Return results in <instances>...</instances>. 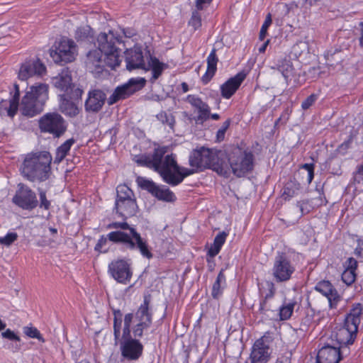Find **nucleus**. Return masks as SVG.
<instances>
[{
  "label": "nucleus",
  "instance_id": "nucleus-29",
  "mask_svg": "<svg viewBox=\"0 0 363 363\" xmlns=\"http://www.w3.org/2000/svg\"><path fill=\"white\" fill-rule=\"evenodd\" d=\"M52 83L56 88L64 91V94H68L72 86L70 71L68 69H63L58 76L53 79Z\"/></svg>",
  "mask_w": 363,
  "mask_h": 363
},
{
  "label": "nucleus",
  "instance_id": "nucleus-22",
  "mask_svg": "<svg viewBox=\"0 0 363 363\" xmlns=\"http://www.w3.org/2000/svg\"><path fill=\"white\" fill-rule=\"evenodd\" d=\"M106 99V94L100 89H93L89 91L84 107L88 112L97 113L103 107Z\"/></svg>",
  "mask_w": 363,
  "mask_h": 363
},
{
  "label": "nucleus",
  "instance_id": "nucleus-2",
  "mask_svg": "<svg viewBox=\"0 0 363 363\" xmlns=\"http://www.w3.org/2000/svg\"><path fill=\"white\" fill-rule=\"evenodd\" d=\"M108 229H121L109 233L108 240L119 243L130 250H138L143 257L150 259L153 257L147 241L143 238L136 229L126 222H113L107 225Z\"/></svg>",
  "mask_w": 363,
  "mask_h": 363
},
{
  "label": "nucleus",
  "instance_id": "nucleus-4",
  "mask_svg": "<svg viewBox=\"0 0 363 363\" xmlns=\"http://www.w3.org/2000/svg\"><path fill=\"white\" fill-rule=\"evenodd\" d=\"M362 314V306L360 303L352 306L350 312L347 314L344 325L336 328L332 333L331 342L341 350H349L348 346L354 343L357 337L358 327Z\"/></svg>",
  "mask_w": 363,
  "mask_h": 363
},
{
  "label": "nucleus",
  "instance_id": "nucleus-45",
  "mask_svg": "<svg viewBox=\"0 0 363 363\" xmlns=\"http://www.w3.org/2000/svg\"><path fill=\"white\" fill-rule=\"evenodd\" d=\"M18 235L15 232L8 233L5 236L0 237V245L9 247L17 240Z\"/></svg>",
  "mask_w": 363,
  "mask_h": 363
},
{
  "label": "nucleus",
  "instance_id": "nucleus-40",
  "mask_svg": "<svg viewBox=\"0 0 363 363\" xmlns=\"http://www.w3.org/2000/svg\"><path fill=\"white\" fill-rule=\"evenodd\" d=\"M278 70L282 74L283 77L288 82L291 77L294 75V69L290 60H284L277 65Z\"/></svg>",
  "mask_w": 363,
  "mask_h": 363
},
{
  "label": "nucleus",
  "instance_id": "nucleus-20",
  "mask_svg": "<svg viewBox=\"0 0 363 363\" xmlns=\"http://www.w3.org/2000/svg\"><path fill=\"white\" fill-rule=\"evenodd\" d=\"M259 296L262 299L259 303V312L262 314H267L270 311L267 306V301L272 298L276 292L274 284L270 281H264L257 284Z\"/></svg>",
  "mask_w": 363,
  "mask_h": 363
},
{
  "label": "nucleus",
  "instance_id": "nucleus-58",
  "mask_svg": "<svg viewBox=\"0 0 363 363\" xmlns=\"http://www.w3.org/2000/svg\"><path fill=\"white\" fill-rule=\"evenodd\" d=\"M107 240H108V237H105L104 235L101 236L95 246V250L101 251L103 246L106 244Z\"/></svg>",
  "mask_w": 363,
  "mask_h": 363
},
{
  "label": "nucleus",
  "instance_id": "nucleus-39",
  "mask_svg": "<svg viewBox=\"0 0 363 363\" xmlns=\"http://www.w3.org/2000/svg\"><path fill=\"white\" fill-rule=\"evenodd\" d=\"M301 189V184L298 182L290 180L285 184L282 196L285 199H289L297 195Z\"/></svg>",
  "mask_w": 363,
  "mask_h": 363
},
{
  "label": "nucleus",
  "instance_id": "nucleus-19",
  "mask_svg": "<svg viewBox=\"0 0 363 363\" xmlns=\"http://www.w3.org/2000/svg\"><path fill=\"white\" fill-rule=\"evenodd\" d=\"M267 339L264 336L255 342L250 353L251 363L268 362L271 350L269 344L267 342Z\"/></svg>",
  "mask_w": 363,
  "mask_h": 363
},
{
  "label": "nucleus",
  "instance_id": "nucleus-10",
  "mask_svg": "<svg viewBox=\"0 0 363 363\" xmlns=\"http://www.w3.org/2000/svg\"><path fill=\"white\" fill-rule=\"evenodd\" d=\"M296 271V267L285 252H278L274 258L272 274L277 283L289 281Z\"/></svg>",
  "mask_w": 363,
  "mask_h": 363
},
{
  "label": "nucleus",
  "instance_id": "nucleus-5",
  "mask_svg": "<svg viewBox=\"0 0 363 363\" xmlns=\"http://www.w3.org/2000/svg\"><path fill=\"white\" fill-rule=\"evenodd\" d=\"M224 155L220 150L201 147L191 153L189 165L196 169L211 168L218 174L228 177L230 175V168L223 159Z\"/></svg>",
  "mask_w": 363,
  "mask_h": 363
},
{
  "label": "nucleus",
  "instance_id": "nucleus-7",
  "mask_svg": "<svg viewBox=\"0 0 363 363\" xmlns=\"http://www.w3.org/2000/svg\"><path fill=\"white\" fill-rule=\"evenodd\" d=\"M48 85L36 84L30 87L21 100L20 111L23 116L33 117L41 113L48 99Z\"/></svg>",
  "mask_w": 363,
  "mask_h": 363
},
{
  "label": "nucleus",
  "instance_id": "nucleus-6",
  "mask_svg": "<svg viewBox=\"0 0 363 363\" xmlns=\"http://www.w3.org/2000/svg\"><path fill=\"white\" fill-rule=\"evenodd\" d=\"M133 320V313L125 315L123 333L118 340L121 357L128 362L138 360L142 356L143 351V344L130 334V325Z\"/></svg>",
  "mask_w": 363,
  "mask_h": 363
},
{
  "label": "nucleus",
  "instance_id": "nucleus-21",
  "mask_svg": "<svg viewBox=\"0 0 363 363\" xmlns=\"http://www.w3.org/2000/svg\"><path fill=\"white\" fill-rule=\"evenodd\" d=\"M126 68L131 71L136 69H146L142 48L135 46L125 52Z\"/></svg>",
  "mask_w": 363,
  "mask_h": 363
},
{
  "label": "nucleus",
  "instance_id": "nucleus-15",
  "mask_svg": "<svg viewBox=\"0 0 363 363\" xmlns=\"http://www.w3.org/2000/svg\"><path fill=\"white\" fill-rule=\"evenodd\" d=\"M136 182L142 189L146 190L160 201L173 202L176 200V196L172 191L168 188H161L152 180L138 177Z\"/></svg>",
  "mask_w": 363,
  "mask_h": 363
},
{
  "label": "nucleus",
  "instance_id": "nucleus-50",
  "mask_svg": "<svg viewBox=\"0 0 363 363\" xmlns=\"http://www.w3.org/2000/svg\"><path fill=\"white\" fill-rule=\"evenodd\" d=\"M197 11H194L192 12L191 17L189 21V24L191 26L194 30H196L201 26V17L199 13Z\"/></svg>",
  "mask_w": 363,
  "mask_h": 363
},
{
  "label": "nucleus",
  "instance_id": "nucleus-18",
  "mask_svg": "<svg viewBox=\"0 0 363 363\" xmlns=\"http://www.w3.org/2000/svg\"><path fill=\"white\" fill-rule=\"evenodd\" d=\"M45 72L46 67L39 59L29 60L21 65L18 72V79L26 81L33 76H41Z\"/></svg>",
  "mask_w": 363,
  "mask_h": 363
},
{
  "label": "nucleus",
  "instance_id": "nucleus-28",
  "mask_svg": "<svg viewBox=\"0 0 363 363\" xmlns=\"http://www.w3.org/2000/svg\"><path fill=\"white\" fill-rule=\"evenodd\" d=\"M104 52L99 48L90 50L86 55V66L91 70V72L96 71L100 72L103 67V57Z\"/></svg>",
  "mask_w": 363,
  "mask_h": 363
},
{
  "label": "nucleus",
  "instance_id": "nucleus-14",
  "mask_svg": "<svg viewBox=\"0 0 363 363\" xmlns=\"http://www.w3.org/2000/svg\"><path fill=\"white\" fill-rule=\"evenodd\" d=\"M12 202L24 210H33L38 205L35 193L23 184H18Z\"/></svg>",
  "mask_w": 363,
  "mask_h": 363
},
{
  "label": "nucleus",
  "instance_id": "nucleus-59",
  "mask_svg": "<svg viewBox=\"0 0 363 363\" xmlns=\"http://www.w3.org/2000/svg\"><path fill=\"white\" fill-rule=\"evenodd\" d=\"M357 267V262L355 259L350 257L347 259V266L345 269H350L355 272Z\"/></svg>",
  "mask_w": 363,
  "mask_h": 363
},
{
  "label": "nucleus",
  "instance_id": "nucleus-51",
  "mask_svg": "<svg viewBox=\"0 0 363 363\" xmlns=\"http://www.w3.org/2000/svg\"><path fill=\"white\" fill-rule=\"evenodd\" d=\"M40 208L48 210L50 207V201L47 199L46 193L43 189H39Z\"/></svg>",
  "mask_w": 363,
  "mask_h": 363
},
{
  "label": "nucleus",
  "instance_id": "nucleus-34",
  "mask_svg": "<svg viewBox=\"0 0 363 363\" xmlns=\"http://www.w3.org/2000/svg\"><path fill=\"white\" fill-rule=\"evenodd\" d=\"M228 233L223 231L219 233L214 238L213 243L208 249L207 256L214 258L220 251L223 245L225 243Z\"/></svg>",
  "mask_w": 363,
  "mask_h": 363
},
{
  "label": "nucleus",
  "instance_id": "nucleus-16",
  "mask_svg": "<svg viewBox=\"0 0 363 363\" xmlns=\"http://www.w3.org/2000/svg\"><path fill=\"white\" fill-rule=\"evenodd\" d=\"M350 350H341L337 345L327 343L319 350L317 355V363H339L344 356L348 355Z\"/></svg>",
  "mask_w": 363,
  "mask_h": 363
},
{
  "label": "nucleus",
  "instance_id": "nucleus-1",
  "mask_svg": "<svg viewBox=\"0 0 363 363\" xmlns=\"http://www.w3.org/2000/svg\"><path fill=\"white\" fill-rule=\"evenodd\" d=\"M167 150L166 146L159 147L154 150L152 154L140 155L135 162L153 169L164 182L174 186L181 184L185 177L195 173L196 170L180 167L174 154L166 155Z\"/></svg>",
  "mask_w": 363,
  "mask_h": 363
},
{
  "label": "nucleus",
  "instance_id": "nucleus-9",
  "mask_svg": "<svg viewBox=\"0 0 363 363\" xmlns=\"http://www.w3.org/2000/svg\"><path fill=\"white\" fill-rule=\"evenodd\" d=\"M151 301L150 295L144 296L143 303H142L136 313L133 314V320L130 325V333L133 332V337H142L144 331L147 330L152 322V313L150 310Z\"/></svg>",
  "mask_w": 363,
  "mask_h": 363
},
{
  "label": "nucleus",
  "instance_id": "nucleus-27",
  "mask_svg": "<svg viewBox=\"0 0 363 363\" xmlns=\"http://www.w3.org/2000/svg\"><path fill=\"white\" fill-rule=\"evenodd\" d=\"M115 209L121 217L126 219L137 213L138 206L134 198L116 202Z\"/></svg>",
  "mask_w": 363,
  "mask_h": 363
},
{
  "label": "nucleus",
  "instance_id": "nucleus-54",
  "mask_svg": "<svg viewBox=\"0 0 363 363\" xmlns=\"http://www.w3.org/2000/svg\"><path fill=\"white\" fill-rule=\"evenodd\" d=\"M3 338L13 340L15 342H21V338L15 334V333L10 329L6 330L1 333Z\"/></svg>",
  "mask_w": 363,
  "mask_h": 363
},
{
  "label": "nucleus",
  "instance_id": "nucleus-8",
  "mask_svg": "<svg viewBox=\"0 0 363 363\" xmlns=\"http://www.w3.org/2000/svg\"><path fill=\"white\" fill-rule=\"evenodd\" d=\"M230 172L236 177H241L250 172L254 167V155L249 150L238 146L233 147L228 155Z\"/></svg>",
  "mask_w": 363,
  "mask_h": 363
},
{
  "label": "nucleus",
  "instance_id": "nucleus-55",
  "mask_svg": "<svg viewBox=\"0 0 363 363\" xmlns=\"http://www.w3.org/2000/svg\"><path fill=\"white\" fill-rule=\"evenodd\" d=\"M230 124V120L228 119L225 121L223 123L222 127L218 130L217 132V138L218 139H223L225 136V133L228 128H229Z\"/></svg>",
  "mask_w": 363,
  "mask_h": 363
},
{
  "label": "nucleus",
  "instance_id": "nucleus-37",
  "mask_svg": "<svg viewBox=\"0 0 363 363\" xmlns=\"http://www.w3.org/2000/svg\"><path fill=\"white\" fill-rule=\"evenodd\" d=\"M105 57L104 63L111 69H116L121 64L120 50L118 48L111 50L110 52H104Z\"/></svg>",
  "mask_w": 363,
  "mask_h": 363
},
{
  "label": "nucleus",
  "instance_id": "nucleus-44",
  "mask_svg": "<svg viewBox=\"0 0 363 363\" xmlns=\"http://www.w3.org/2000/svg\"><path fill=\"white\" fill-rule=\"evenodd\" d=\"M157 118L163 124H167L171 128H173L175 123L174 117L172 113H167L164 111H162L157 115Z\"/></svg>",
  "mask_w": 363,
  "mask_h": 363
},
{
  "label": "nucleus",
  "instance_id": "nucleus-53",
  "mask_svg": "<svg viewBox=\"0 0 363 363\" xmlns=\"http://www.w3.org/2000/svg\"><path fill=\"white\" fill-rule=\"evenodd\" d=\"M317 100V95L316 94H311L309 96H308L301 104V108L303 110L308 109Z\"/></svg>",
  "mask_w": 363,
  "mask_h": 363
},
{
  "label": "nucleus",
  "instance_id": "nucleus-57",
  "mask_svg": "<svg viewBox=\"0 0 363 363\" xmlns=\"http://www.w3.org/2000/svg\"><path fill=\"white\" fill-rule=\"evenodd\" d=\"M213 0H196L197 10H203L207 5H209Z\"/></svg>",
  "mask_w": 363,
  "mask_h": 363
},
{
  "label": "nucleus",
  "instance_id": "nucleus-23",
  "mask_svg": "<svg viewBox=\"0 0 363 363\" xmlns=\"http://www.w3.org/2000/svg\"><path fill=\"white\" fill-rule=\"evenodd\" d=\"M315 289L327 297L331 308H336L337 303L340 301V296L329 281H319L315 286Z\"/></svg>",
  "mask_w": 363,
  "mask_h": 363
},
{
  "label": "nucleus",
  "instance_id": "nucleus-33",
  "mask_svg": "<svg viewBox=\"0 0 363 363\" xmlns=\"http://www.w3.org/2000/svg\"><path fill=\"white\" fill-rule=\"evenodd\" d=\"M297 305V301L294 299L283 302L282 305L279 307L278 315L280 320H289L294 312L295 306Z\"/></svg>",
  "mask_w": 363,
  "mask_h": 363
},
{
  "label": "nucleus",
  "instance_id": "nucleus-32",
  "mask_svg": "<svg viewBox=\"0 0 363 363\" xmlns=\"http://www.w3.org/2000/svg\"><path fill=\"white\" fill-rule=\"evenodd\" d=\"M167 67V65L160 62L157 57L150 55L148 68H146L145 69L148 70L150 68L152 70V76L150 79V82L154 83L162 75L164 69Z\"/></svg>",
  "mask_w": 363,
  "mask_h": 363
},
{
  "label": "nucleus",
  "instance_id": "nucleus-12",
  "mask_svg": "<svg viewBox=\"0 0 363 363\" xmlns=\"http://www.w3.org/2000/svg\"><path fill=\"white\" fill-rule=\"evenodd\" d=\"M146 84L144 78H132L121 86H117L108 99V104L113 105L119 100L125 99L142 89Z\"/></svg>",
  "mask_w": 363,
  "mask_h": 363
},
{
  "label": "nucleus",
  "instance_id": "nucleus-60",
  "mask_svg": "<svg viewBox=\"0 0 363 363\" xmlns=\"http://www.w3.org/2000/svg\"><path fill=\"white\" fill-rule=\"evenodd\" d=\"M363 177V164H360L357 167V169L354 176V179L356 182H360V180L362 179Z\"/></svg>",
  "mask_w": 363,
  "mask_h": 363
},
{
  "label": "nucleus",
  "instance_id": "nucleus-38",
  "mask_svg": "<svg viewBox=\"0 0 363 363\" xmlns=\"http://www.w3.org/2000/svg\"><path fill=\"white\" fill-rule=\"evenodd\" d=\"M225 284L224 270L221 269L212 286L211 296L214 299H218L223 294L222 284Z\"/></svg>",
  "mask_w": 363,
  "mask_h": 363
},
{
  "label": "nucleus",
  "instance_id": "nucleus-42",
  "mask_svg": "<svg viewBox=\"0 0 363 363\" xmlns=\"http://www.w3.org/2000/svg\"><path fill=\"white\" fill-rule=\"evenodd\" d=\"M14 89L15 92L12 99L10 101L9 108L8 110V115L11 117H13L16 113L19 104L20 91L17 84H14Z\"/></svg>",
  "mask_w": 363,
  "mask_h": 363
},
{
  "label": "nucleus",
  "instance_id": "nucleus-30",
  "mask_svg": "<svg viewBox=\"0 0 363 363\" xmlns=\"http://www.w3.org/2000/svg\"><path fill=\"white\" fill-rule=\"evenodd\" d=\"M218 58L216 55V50L213 48L207 57V70L202 77L201 80L204 84H208L214 76L217 69Z\"/></svg>",
  "mask_w": 363,
  "mask_h": 363
},
{
  "label": "nucleus",
  "instance_id": "nucleus-61",
  "mask_svg": "<svg viewBox=\"0 0 363 363\" xmlns=\"http://www.w3.org/2000/svg\"><path fill=\"white\" fill-rule=\"evenodd\" d=\"M356 30L359 32V43L361 48H363V22H360L359 23L358 27L356 28Z\"/></svg>",
  "mask_w": 363,
  "mask_h": 363
},
{
  "label": "nucleus",
  "instance_id": "nucleus-24",
  "mask_svg": "<svg viewBox=\"0 0 363 363\" xmlns=\"http://www.w3.org/2000/svg\"><path fill=\"white\" fill-rule=\"evenodd\" d=\"M245 77L246 74L241 72L228 79L220 86L221 96L225 99H230L239 89Z\"/></svg>",
  "mask_w": 363,
  "mask_h": 363
},
{
  "label": "nucleus",
  "instance_id": "nucleus-64",
  "mask_svg": "<svg viewBox=\"0 0 363 363\" xmlns=\"http://www.w3.org/2000/svg\"><path fill=\"white\" fill-rule=\"evenodd\" d=\"M289 117V113L288 110H286L285 112L283 113L282 115L277 119V121H276V124L282 121H283V123H286V121H288Z\"/></svg>",
  "mask_w": 363,
  "mask_h": 363
},
{
  "label": "nucleus",
  "instance_id": "nucleus-52",
  "mask_svg": "<svg viewBox=\"0 0 363 363\" xmlns=\"http://www.w3.org/2000/svg\"><path fill=\"white\" fill-rule=\"evenodd\" d=\"M314 164H304L301 166V168L307 171V182L311 184L314 177Z\"/></svg>",
  "mask_w": 363,
  "mask_h": 363
},
{
  "label": "nucleus",
  "instance_id": "nucleus-13",
  "mask_svg": "<svg viewBox=\"0 0 363 363\" xmlns=\"http://www.w3.org/2000/svg\"><path fill=\"white\" fill-rule=\"evenodd\" d=\"M76 45L74 41L62 38L55 49H50V55L55 63L71 62L75 59Z\"/></svg>",
  "mask_w": 363,
  "mask_h": 363
},
{
  "label": "nucleus",
  "instance_id": "nucleus-43",
  "mask_svg": "<svg viewBox=\"0 0 363 363\" xmlns=\"http://www.w3.org/2000/svg\"><path fill=\"white\" fill-rule=\"evenodd\" d=\"M92 30L89 26H84L78 28L75 32V38L77 40H84L91 35Z\"/></svg>",
  "mask_w": 363,
  "mask_h": 363
},
{
  "label": "nucleus",
  "instance_id": "nucleus-46",
  "mask_svg": "<svg viewBox=\"0 0 363 363\" xmlns=\"http://www.w3.org/2000/svg\"><path fill=\"white\" fill-rule=\"evenodd\" d=\"M23 333L27 335L29 337H31V338H36L38 339V340L44 342H45V340L44 338L43 337V336L41 335L40 331L36 328H33V327H24L23 328Z\"/></svg>",
  "mask_w": 363,
  "mask_h": 363
},
{
  "label": "nucleus",
  "instance_id": "nucleus-48",
  "mask_svg": "<svg viewBox=\"0 0 363 363\" xmlns=\"http://www.w3.org/2000/svg\"><path fill=\"white\" fill-rule=\"evenodd\" d=\"M356 279V273L350 269H345L342 274V280L347 285L353 284Z\"/></svg>",
  "mask_w": 363,
  "mask_h": 363
},
{
  "label": "nucleus",
  "instance_id": "nucleus-62",
  "mask_svg": "<svg viewBox=\"0 0 363 363\" xmlns=\"http://www.w3.org/2000/svg\"><path fill=\"white\" fill-rule=\"evenodd\" d=\"M354 253L358 256H363V240L358 242V246L356 247Z\"/></svg>",
  "mask_w": 363,
  "mask_h": 363
},
{
  "label": "nucleus",
  "instance_id": "nucleus-36",
  "mask_svg": "<svg viewBox=\"0 0 363 363\" xmlns=\"http://www.w3.org/2000/svg\"><path fill=\"white\" fill-rule=\"evenodd\" d=\"M113 336L114 344L118 345V340L121 337V330L123 321V313L119 309H113Z\"/></svg>",
  "mask_w": 363,
  "mask_h": 363
},
{
  "label": "nucleus",
  "instance_id": "nucleus-49",
  "mask_svg": "<svg viewBox=\"0 0 363 363\" xmlns=\"http://www.w3.org/2000/svg\"><path fill=\"white\" fill-rule=\"evenodd\" d=\"M82 94L83 90L79 87H75V86L72 84V86H71L68 94L65 93V94H66L70 99H72L73 101H77L81 99Z\"/></svg>",
  "mask_w": 363,
  "mask_h": 363
},
{
  "label": "nucleus",
  "instance_id": "nucleus-25",
  "mask_svg": "<svg viewBox=\"0 0 363 363\" xmlns=\"http://www.w3.org/2000/svg\"><path fill=\"white\" fill-rule=\"evenodd\" d=\"M186 101L196 108L199 114L196 118V123H203L210 118V107L198 96L189 94L186 96Z\"/></svg>",
  "mask_w": 363,
  "mask_h": 363
},
{
  "label": "nucleus",
  "instance_id": "nucleus-3",
  "mask_svg": "<svg viewBox=\"0 0 363 363\" xmlns=\"http://www.w3.org/2000/svg\"><path fill=\"white\" fill-rule=\"evenodd\" d=\"M52 157L48 151L28 154L21 167L22 175L30 182H45L51 174Z\"/></svg>",
  "mask_w": 363,
  "mask_h": 363
},
{
  "label": "nucleus",
  "instance_id": "nucleus-56",
  "mask_svg": "<svg viewBox=\"0 0 363 363\" xmlns=\"http://www.w3.org/2000/svg\"><path fill=\"white\" fill-rule=\"evenodd\" d=\"M297 206L300 208L301 215H305V214H307L308 213H309L310 209L308 208V201L303 200V201H298L297 203Z\"/></svg>",
  "mask_w": 363,
  "mask_h": 363
},
{
  "label": "nucleus",
  "instance_id": "nucleus-41",
  "mask_svg": "<svg viewBox=\"0 0 363 363\" xmlns=\"http://www.w3.org/2000/svg\"><path fill=\"white\" fill-rule=\"evenodd\" d=\"M117 197L116 202L134 198L133 191L126 185H118L116 188Z\"/></svg>",
  "mask_w": 363,
  "mask_h": 363
},
{
  "label": "nucleus",
  "instance_id": "nucleus-31",
  "mask_svg": "<svg viewBox=\"0 0 363 363\" xmlns=\"http://www.w3.org/2000/svg\"><path fill=\"white\" fill-rule=\"evenodd\" d=\"M60 108L62 113L69 116H75L79 113V109L75 102L66 94H60Z\"/></svg>",
  "mask_w": 363,
  "mask_h": 363
},
{
  "label": "nucleus",
  "instance_id": "nucleus-47",
  "mask_svg": "<svg viewBox=\"0 0 363 363\" xmlns=\"http://www.w3.org/2000/svg\"><path fill=\"white\" fill-rule=\"evenodd\" d=\"M272 15L270 13H268L266 16L265 21L264 23L262 26V28L260 29L259 38L260 40H264L265 38L267 33V29L272 24Z\"/></svg>",
  "mask_w": 363,
  "mask_h": 363
},
{
  "label": "nucleus",
  "instance_id": "nucleus-17",
  "mask_svg": "<svg viewBox=\"0 0 363 363\" xmlns=\"http://www.w3.org/2000/svg\"><path fill=\"white\" fill-rule=\"evenodd\" d=\"M108 272L118 282L126 284L132 277L129 264L123 259L111 262L108 265Z\"/></svg>",
  "mask_w": 363,
  "mask_h": 363
},
{
  "label": "nucleus",
  "instance_id": "nucleus-11",
  "mask_svg": "<svg viewBox=\"0 0 363 363\" xmlns=\"http://www.w3.org/2000/svg\"><path fill=\"white\" fill-rule=\"evenodd\" d=\"M38 123L42 133L51 134L54 138H60L67 130L65 120L60 114L55 112L43 115Z\"/></svg>",
  "mask_w": 363,
  "mask_h": 363
},
{
  "label": "nucleus",
  "instance_id": "nucleus-35",
  "mask_svg": "<svg viewBox=\"0 0 363 363\" xmlns=\"http://www.w3.org/2000/svg\"><path fill=\"white\" fill-rule=\"evenodd\" d=\"M75 142L76 140L72 138L67 140L60 146H59L56 150L54 163L60 164L67 155L71 147L75 143Z\"/></svg>",
  "mask_w": 363,
  "mask_h": 363
},
{
  "label": "nucleus",
  "instance_id": "nucleus-26",
  "mask_svg": "<svg viewBox=\"0 0 363 363\" xmlns=\"http://www.w3.org/2000/svg\"><path fill=\"white\" fill-rule=\"evenodd\" d=\"M96 41L98 48L104 52H110L118 48L116 45L121 43V39L110 30L108 33H101L98 35Z\"/></svg>",
  "mask_w": 363,
  "mask_h": 363
},
{
  "label": "nucleus",
  "instance_id": "nucleus-63",
  "mask_svg": "<svg viewBox=\"0 0 363 363\" xmlns=\"http://www.w3.org/2000/svg\"><path fill=\"white\" fill-rule=\"evenodd\" d=\"M9 347L13 352H17L21 350V345L20 342H15L14 343L10 344Z\"/></svg>",
  "mask_w": 363,
  "mask_h": 363
}]
</instances>
